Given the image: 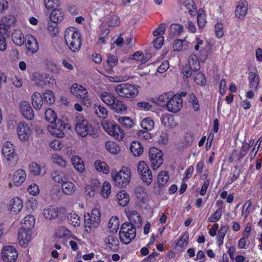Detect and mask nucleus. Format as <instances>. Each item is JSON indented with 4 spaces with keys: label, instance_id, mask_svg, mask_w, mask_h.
I'll use <instances>...</instances> for the list:
<instances>
[{
    "label": "nucleus",
    "instance_id": "nucleus-61",
    "mask_svg": "<svg viewBox=\"0 0 262 262\" xmlns=\"http://www.w3.org/2000/svg\"><path fill=\"white\" fill-rule=\"evenodd\" d=\"M106 23L108 26L116 27L120 24V20L118 16L112 15L107 18Z\"/></svg>",
    "mask_w": 262,
    "mask_h": 262
},
{
    "label": "nucleus",
    "instance_id": "nucleus-57",
    "mask_svg": "<svg viewBox=\"0 0 262 262\" xmlns=\"http://www.w3.org/2000/svg\"><path fill=\"white\" fill-rule=\"evenodd\" d=\"M194 82L198 85L205 86L206 83L204 75L201 72L195 73L193 76Z\"/></svg>",
    "mask_w": 262,
    "mask_h": 262
},
{
    "label": "nucleus",
    "instance_id": "nucleus-28",
    "mask_svg": "<svg viewBox=\"0 0 262 262\" xmlns=\"http://www.w3.org/2000/svg\"><path fill=\"white\" fill-rule=\"evenodd\" d=\"M12 40L16 46H22L25 41L24 35L22 32L19 30H15L12 34Z\"/></svg>",
    "mask_w": 262,
    "mask_h": 262
},
{
    "label": "nucleus",
    "instance_id": "nucleus-11",
    "mask_svg": "<svg viewBox=\"0 0 262 262\" xmlns=\"http://www.w3.org/2000/svg\"><path fill=\"white\" fill-rule=\"evenodd\" d=\"M137 170L142 181L150 185L152 181V174L147 164L143 161H140L137 166Z\"/></svg>",
    "mask_w": 262,
    "mask_h": 262
},
{
    "label": "nucleus",
    "instance_id": "nucleus-54",
    "mask_svg": "<svg viewBox=\"0 0 262 262\" xmlns=\"http://www.w3.org/2000/svg\"><path fill=\"white\" fill-rule=\"evenodd\" d=\"M45 118L47 121L53 124L57 120V115L55 112L51 108L46 110L45 112Z\"/></svg>",
    "mask_w": 262,
    "mask_h": 262
},
{
    "label": "nucleus",
    "instance_id": "nucleus-35",
    "mask_svg": "<svg viewBox=\"0 0 262 262\" xmlns=\"http://www.w3.org/2000/svg\"><path fill=\"white\" fill-rule=\"evenodd\" d=\"M188 65L189 69L193 70V72H196L200 70V62L196 55L192 54L189 56Z\"/></svg>",
    "mask_w": 262,
    "mask_h": 262
},
{
    "label": "nucleus",
    "instance_id": "nucleus-53",
    "mask_svg": "<svg viewBox=\"0 0 262 262\" xmlns=\"http://www.w3.org/2000/svg\"><path fill=\"white\" fill-rule=\"evenodd\" d=\"M133 58L141 63H144L149 60V56L147 55L144 56L142 52L137 51L134 54Z\"/></svg>",
    "mask_w": 262,
    "mask_h": 262
},
{
    "label": "nucleus",
    "instance_id": "nucleus-19",
    "mask_svg": "<svg viewBox=\"0 0 262 262\" xmlns=\"http://www.w3.org/2000/svg\"><path fill=\"white\" fill-rule=\"evenodd\" d=\"M18 238L19 244L23 247H26L32 239L31 229L21 227L18 233Z\"/></svg>",
    "mask_w": 262,
    "mask_h": 262
},
{
    "label": "nucleus",
    "instance_id": "nucleus-22",
    "mask_svg": "<svg viewBox=\"0 0 262 262\" xmlns=\"http://www.w3.org/2000/svg\"><path fill=\"white\" fill-rule=\"evenodd\" d=\"M248 2L246 1L238 2L235 10V14L239 19H243L248 12Z\"/></svg>",
    "mask_w": 262,
    "mask_h": 262
},
{
    "label": "nucleus",
    "instance_id": "nucleus-3",
    "mask_svg": "<svg viewBox=\"0 0 262 262\" xmlns=\"http://www.w3.org/2000/svg\"><path fill=\"white\" fill-rule=\"evenodd\" d=\"M130 170L127 167H123L117 172L116 170L111 171V176L115 184L118 187H125L130 180Z\"/></svg>",
    "mask_w": 262,
    "mask_h": 262
},
{
    "label": "nucleus",
    "instance_id": "nucleus-18",
    "mask_svg": "<svg viewBox=\"0 0 262 262\" xmlns=\"http://www.w3.org/2000/svg\"><path fill=\"white\" fill-rule=\"evenodd\" d=\"M129 222L128 224H131L135 228L139 229L141 227L142 225V220L141 215L137 211L132 210L128 211L126 213Z\"/></svg>",
    "mask_w": 262,
    "mask_h": 262
},
{
    "label": "nucleus",
    "instance_id": "nucleus-59",
    "mask_svg": "<svg viewBox=\"0 0 262 262\" xmlns=\"http://www.w3.org/2000/svg\"><path fill=\"white\" fill-rule=\"evenodd\" d=\"M111 192V186L109 182H104L103 184L101 194L103 198H107Z\"/></svg>",
    "mask_w": 262,
    "mask_h": 262
},
{
    "label": "nucleus",
    "instance_id": "nucleus-9",
    "mask_svg": "<svg viewBox=\"0 0 262 262\" xmlns=\"http://www.w3.org/2000/svg\"><path fill=\"white\" fill-rule=\"evenodd\" d=\"M71 93L82 100L84 105L89 106L91 102L85 88L77 83L73 84L70 88Z\"/></svg>",
    "mask_w": 262,
    "mask_h": 262
},
{
    "label": "nucleus",
    "instance_id": "nucleus-62",
    "mask_svg": "<svg viewBox=\"0 0 262 262\" xmlns=\"http://www.w3.org/2000/svg\"><path fill=\"white\" fill-rule=\"evenodd\" d=\"M252 207V203L250 200L246 201L243 206V210L242 211V215L244 216V219H247L248 216L250 209Z\"/></svg>",
    "mask_w": 262,
    "mask_h": 262
},
{
    "label": "nucleus",
    "instance_id": "nucleus-46",
    "mask_svg": "<svg viewBox=\"0 0 262 262\" xmlns=\"http://www.w3.org/2000/svg\"><path fill=\"white\" fill-rule=\"evenodd\" d=\"M95 166L97 171L107 174L110 172V168L104 162L97 160L95 162Z\"/></svg>",
    "mask_w": 262,
    "mask_h": 262
},
{
    "label": "nucleus",
    "instance_id": "nucleus-20",
    "mask_svg": "<svg viewBox=\"0 0 262 262\" xmlns=\"http://www.w3.org/2000/svg\"><path fill=\"white\" fill-rule=\"evenodd\" d=\"M25 42L27 52L34 54L38 51L39 46L37 41L32 35L27 34L26 36Z\"/></svg>",
    "mask_w": 262,
    "mask_h": 262
},
{
    "label": "nucleus",
    "instance_id": "nucleus-10",
    "mask_svg": "<svg viewBox=\"0 0 262 262\" xmlns=\"http://www.w3.org/2000/svg\"><path fill=\"white\" fill-rule=\"evenodd\" d=\"M163 153L156 147L150 148L149 150L148 158L151 166L154 170L157 169L163 163Z\"/></svg>",
    "mask_w": 262,
    "mask_h": 262
},
{
    "label": "nucleus",
    "instance_id": "nucleus-21",
    "mask_svg": "<svg viewBox=\"0 0 262 262\" xmlns=\"http://www.w3.org/2000/svg\"><path fill=\"white\" fill-rule=\"evenodd\" d=\"M19 110L22 115L27 120L33 119L34 114L30 104L27 101H21L19 103Z\"/></svg>",
    "mask_w": 262,
    "mask_h": 262
},
{
    "label": "nucleus",
    "instance_id": "nucleus-55",
    "mask_svg": "<svg viewBox=\"0 0 262 262\" xmlns=\"http://www.w3.org/2000/svg\"><path fill=\"white\" fill-rule=\"evenodd\" d=\"M95 113L99 117L103 119L107 117L108 115V111L105 107L100 105H96L95 106Z\"/></svg>",
    "mask_w": 262,
    "mask_h": 262
},
{
    "label": "nucleus",
    "instance_id": "nucleus-43",
    "mask_svg": "<svg viewBox=\"0 0 262 262\" xmlns=\"http://www.w3.org/2000/svg\"><path fill=\"white\" fill-rule=\"evenodd\" d=\"M41 96L45 104L50 105L54 103L55 96L51 91L47 90Z\"/></svg>",
    "mask_w": 262,
    "mask_h": 262
},
{
    "label": "nucleus",
    "instance_id": "nucleus-40",
    "mask_svg": "<svg viewBox=\"0 0 262 262\" xmlns=\"http://www.w3.org/2000/svg\"><path fill=\"white\" fill-rule=\"evenodd\" d=\"M249 81L250 87L256 91L259 83V77L258 75L253 72L249 73Z\"/></svg>",
    "mask_w": 262,
    "mask_h": 262
},
{
    "label": "nucleus",
    "instance_id": "nucleus-24",
    "mask_svg": "<svg viewBox=\"0 0 262 262\" xmlns=\"http://www.w3.org/2000/svg\"><path fill=\"white\" fill-rule=\"evenodd\" d=\"M98 97L101 101L107 105L111 106L113 104L116 99L113 94L108 91H102L98 94Z\"/></svg>",
    "mask_w": 262,
    "mask_h": 262
},
{
    "label": "nucleus",
    "instance_id": "nucleus-5",
    "mask_svg": "<svg viewBox=\"0 0 262 262\" xmlns=\"http://www.w3.org/2000/svg\"><path fill=\"white\" fill-rule=\"evenodd\" d=\"M137 229L127 222L123 223L119 232L121 242L126 245L130 243L136 237Z\"/></svg>",
    "mask_w": 262,
    "mask_h": 262
},
{
    "label": "nucleus",
    "instance_id": "nucleus-13",
    "mask_svg": "<svg viewBox=\"0 0 262 262\" xmlns=\"http://www.w3.org/2000/svg\"><path fill=\"white\" fill-rule=\"evenodd\" d=\"M33 79L38 85L42 86L56 83V80L53 77L46 73H35L33 74Z\"/></svg>",
    "mask_w": 262,
    "mask_h": 262
},
{
    "label": "nucleus",
    "instance_id": "nucleus-32",
    "mask_svg": "<svg viewBox=\"0 0 262 262\" xmlns=\"http://www.w3.org/2000/svg\"><path fill=\"white\" fill-rule=\"evenodd\" d=\"M31 99L33 107L36 110L41 109L44 103L40 94L38 92L34 93L31 97Z\"/></svg>",
    "mask_w": 262,
    "mask_h": 262
},
{
    "label": "nucleus",
    "instance_id": "nucleus-25",
    "mask_svg": "<svg viewBox=\"0 0 262 262\" xmlns=\"http://www.w3.org/2000/svg\"><path fill=\"white\" fill-rule=\"evenodd\" d=\"M105 243L107 247L113 251H116L119 248V241L115 235H108L105 239Z\"/></svg>",
    "mask_w": 262,
    "mask_h": 262
},
{
    "label": "nucleus",
    "instance_id": "nucleus-37",
    "mask_svg": "<svg viewBox=\"0 0 262 262\" xmlns=\"http://www.w3.org/2000/svg\"><path fill=\"white\" fill-rule=\"evenodd\" d=\"M64 14L62 11L57 8L53 9L50 14L51 20L55 23H58L61 21L63 18Z\"/></svg>",
    "mask_w": 262,
    "mask_h": 262
},
{
    "label": "nucleus",
    "instance_id": "nucleus-51",
    "mask_svg": "<svg viewBox=\"0 0 262 262\" xmlns=\"http://www.w3.org/2000/svg\"><path fill=\"white\" fill-rule=\"evenodd\" d=\"M140 125L142 128L149 131L154 128V122L149 118H145L141 121Z\"/></svg>",
    "mask_w": 262,
    "mask_h": 262
},
{
    "label": "nucleus",
    "instance_id": "nucleus-31",
    "mask_svg": "<svg viewBox=\"0 0 262 262\" xmlns=\"http://www.w3.org/2000/svg\"><path fill=\"white\" fill-rule=\"evenodd\" d=\"M116 200L120 206H125L128 203L129 196L125 191H120L116 195Z\"/></svg>",
    "mask_w": 262,
    "mask_h": 262
},
{
    "label": "nucleus",
    "instance_id": "nucleus-47",
    "mask_svg": "<svg viewBox=\"0 0 262 262\" xmlns=\"http://www.w3.org/2000/svg\"><path fill=\"white\" fill-rule=\"evenodd\" d=\"M67 219L70 224L74 227H77L80 225V216L75 213H71L67 216Z\"/></svg>",
    "mask_w": 262,
    "mask_h": 262
},
{
    "label": "nucleus",
    "instance_id": "nucleus-27",
    "mask_svg": "<svg viewBox=\"0 0 262 262\" xmlns=\"http://www.w3.org/2000/svg\"><path fill=\"white\" fill-rule=\"evenodd\" d=\"M183 31V26L178 24H171L169 28L168 37L170 39L179 36Z\"/></svg>",
    "mask_w": 262,
    "mask_h": 262
},
{
    "label": "nucleus",
    "instance_id": "nucleus-17",
    "mask_svg": "<svg viewBox=\"0 0 262 262\" xmlns=\"http://www.w3.org/2000/svg\"><path fill=\"white\" fill-rule=\"evenodd\" d=\"M16 131L19 139L23 141H28L32 133L28 124L24 122H20L18 124Z\"/></svg>",
    "mask_w": 262,
    "mask_h": 262
},
{
    "label": "nucleus",
    "instance_id": "nucleus-12",
    "mask_svg": "<svg viewBox=\"0 0 262 262\" xmlns=\"http://www.w3.org/2000/svg\"><path fill=\"white\" fill-rule=\"evenodd\" d=\"M70 125L61 120L55 121L52 125L48 126V130L53 135L58 138H62L64 136L63 130L67 129H70Z\"/></svg>",
    "mask_w": 262,
    "mask_h": 262
},
{
    "label": "nucleus",
    "instance_id": "nucleus-33",
    "mask_svg": "<svg viewBox=\"0 0 262 262\" xmlns=\"http://www.w3.org/2000/svg\"><path fill=\"white\" fill-rule=\"evenodd\" d=\"M61 188L63 193L69 195L73 194L75 190V186L74 183L68 181V180L61 184Z\"/></svg>",
    "mask_w": 262,
    "mask_h": 262
},
{
    "label": "nucleus",
    "instance_id": "nucleus-15",
    "mask_svg": "<svg viewBox=\"0 0 262 262\" xmlns=\"http://www.w3.org/2000/svg\"><path fill=\"white\" fill-rule=\"evenodd\" d=\"M167 103L166 107L168 111L175 113L178 112L182 108L183 101L180 96L173 95L172 93Z\"/></svg>",
    "mask_w": 262,
    "mask_h": 262
},
{
    "label": "nucleus",
    "instance_id": "nucleus-63",
    "mask_svg": "<svg viewBox=\"0 0 262 262\" xmlns=\"http://www.w3.org/2000/svg\"><path fill=\"white\" fill-rule=\"evenodd\" d=\"M52 158L54 163L62 167H65L66 166V161L60 156L57 154H54L52 155Z\"/></svg>",
    "mask_w": 262,
    "mask_h": 262
},
{
    "label": "nucleus",
    "instance_id": "nucleus-30",
    "mask_svg": "<svg viewBox=\"0 0 262 262\" xmlns=\"http://www.w3.org/2000/svg\"><path fill=\"white\" fill-rule=\"evenodd\" d=\"M162 124L165 126L173 127L177 125L174 117L168 114H164L161 118Z\"/></svg>",
    "mask_w": 262,
    "mask_h": 262
},
{
    "label": "nucleus",
    "instance_id": "nucleus-44",
    "mask_svg": "<svg viewBox=\"0 0 262 262\" xmlns=\"http://www.w3.org/2000/svg\"><path fill=\"white\" fill-rule=\"evenodd\" d=\"M52 178L55 182L61 184L68 179L64 172L60 171H53L52 173Z\"/></svg>",
    "mask_w": 262,
    "mask_h": 262
},
{
    "label": "nucleus",
    "instance_id": "nucleus-42",
    "mask_svg": "<svg viewBox=\"0 0 262 262\" xmlns=\"http://www.w3.org/2000/svg\"><path fill=\"white\" fill-rule=\"evenodd\" d=\"M130 151L135 156H140L143 151V148L141 143L137 141H133L130 146Z\"/></svg>",
    "mask_w": 262,
    "mask_h": 262
},
{
    "label": "nucleus",
    "instance_id": "nucleus-7",
    "mask_svg": "<svg viewBox=\"0 0 262 262\" xmlns=\"http://www.w3.org/2000/svg\"><path fill=\"white\" fill-rule=\"evenodd\" d=\"M2 154L5 160L9 163L10 166L14 167L16 165L18 157L15 153L14 145L10 142L4 143L2 149Z\"/></svg>",
    "mask_w": 262,
    "mask_h": 262
},
{
    "label": "nucleus",
    "instance_id": "nucleus-1",
    "mask_svg": "<svg viewBox=\"0 0 262 262\" xmlns=\"http://www.w3.org/2000/svg\"><path fill=\"white\" fill-rule=\"evenodd\" d=\"M64 39L69 50L74 53L78 52L81 46V35L76 28H68L64 31Z\"/></svg>",
    "mask_w": 262,
    "mask_h": 262
},
{
    "label": "nucleus",
    "instance_id": "nucleus-50",
    "mask_svg": "<svg viewBox=\"0 0 262 262\" xmlns=\"http://www.w3.org/2000/svg\"><path fill=\"white\" fill-rule=\"evenodd\" d=\"M168 180V173L166 171H162L158 175V183L159 186L166 185Z\"/></svg>",
    "mask_w": 262,
    "mask_h": 262
},
{
    "label": "nucleus",
    "instance_id": "nucleus-34",
    "mask_svg": "<svg viewBox=\"0 0 262 262\" xmlns=\"http://www.w3.org/2000/svg\"><path fill=\"white\" fill-rule=\"evenodd\" d=\"M111 107L115 112L120 114H124L127 108V106L123 101L116 99L115 100L114 103L111 105Z\"/></svg>",
    "mask_w": 262,
    "mask_h": 262
},
{
    "label": "nucleus",
    "instance_id": "nucleus-39",
    "mask_svg": "<svg viewBox=\"0 0 262 262\" xmlns=\"http://www.w3.org/2000/svg\"><path fill=\"white\" fill-rule=\"evenodd\" d=\"M188 42L186 40L177 39L172 46V48L175 51H181L186 50L188 47Z\"/></svg>",
    "mask_w": 262,
    "mask_h": 262
},
{
    "label": "nucleus",
    "instance_id": "nucleus-23",
    "mask_svg": "<svg viewBox=\"0 0 262 262\" xmlns=\"http://www.w3.org/2000/svg\"><path fill=\"white\" fill-rule=\"evenodd\" d=\"M26 178L25 171L22 169H19L14 172L12 182L15 186H19L24 182Z\"/></svg>",
    "mask_w": 262,
    "mask_h": 262
},
{
    "label": "nucleus",
    "instance_id": "nucleus-45",
    "mask_svg": "<svg viewBox=\"0 0 262 262\" xmlns=\"http://www.w3.org/2000/svg\"><path fill=\"white\" fill-rule=\"evenodd\" d=\"M116 119L124 127L127 129L132 128L134 124L133 120L128 117H118Z\"/></svg>",
    "mask_w": 262,
    "mask_h": 262
},
{
    "label": "nucleus",
    "instance_id": "nucleus-58",
    "mask_svg": "<svg viewBox=\"0 0 262 262\" xmlns=\"http://www.w3.org/2000/svg\"><path fill=\"white\" fill-rule=\"evenodd\" d=\"M222 209L219 208L217 209L213 214H211L207 220V221L210 223H214V224L218 222L221 217L222 215Z\"/></svg>",
    "mask_w": 262,
    "mask_h": 262
},
{
    "label": "nucleus",
    "instance_id": "nucleus-2",
    "mask_svg": "<svg viewBox=\"0 0 262 262\" xmlns=\"http://www.w3.org/2000/svg\"><path fill=\"white\" fill-rule=\"evenodd\" d=\"M75 130L77 134L82 137L96 134V130L92 124L87 119L81 116L76 117Z\"/></svg>",
    "mask_w": 262,
    "mask_h": 262
},
{
    "label": "nucleus",
    "instance_id": "nucleus-4",
    "mask_svg": "<svg viewBox=\"0 0 262 262\" xmlns=\"http://www.w3.org/2000/svg\"><path fill=\"white\" fill-rule=\"evenodd\" d=\"M115 92L121 97L134 98L138 94V90L135 85L128 83L119 84L115 87Z\"/></svg>",
    "mask_w": 262,
    "mask_h": 262
},
{
    "label": "nucleus",
    "instance_id": "nucleus-48",
    "mask_svg": "<svg viewBox=\"0 0 262 262\" xmlns=\"http://www.w3.org/2000/svg\"><path fill=\"white\" fill-rule=\"evenodd\" d=\"M198 25L200 28H203L207 23L206 20V14L205 11L202 9H200L197 15Z\"/></svg>",
    "mask_w": 262,
    "mask_h": 262
},
{
    "label": "nucleus",
    "instance_id": "nucleus-6",
    "mask_svg": "<svg viewBox=\"0 0 262 262\" xmlns=\"http://www.w3.org/2000/svg\"><path fill=\"white\" fill-rule=\"evenodd\" d=\"M101 213L97 208L93 209L91 213H85L84 215V223L85 230L90 232L91 228H96L100 223Z\"/></svg>",
    "mask_w": 262,
    "mask_h": 262
},
{
    "label": "nucleus",
    "instance_id": "nucleus-56",
    "mask_svg": "<svg viewBox=\"0 0 262 262\" xmlns=\"http://www.w3.org/2000/svg\"><path fill=\"white\" fill-rule=\"evenodd\" d=\"M119 219L116 216H112L108 223V227L112 232L116 231L119 228Z\"/></svg>",
    "mask_w": 262,
    "mask_h": 262
},
{
    "label": "nucleus",
    "instance_id": "nucleus-38",
    "mask_svg": "<svg viewBox=\"0 0 262 262\" xmlns=\"http://www.w3.org/2000/svg\"><path fill=\"white\" fill-rule=\"evenodd\" d=\"M72 165L79 172H82L84 170L85 167L82 160L78 156H74L71 158Z\"/></svg>",
    "mask_w": 262,
    "mask_h": 262
},
{
    "label": "nucleus",
    "instance_id": "nucleus-16",
    "mask_svg": "<svg viewBox=\"0 0 262 262\" xmlns=\"http://www.w3.org/2000/svg\"><path fill=\"white\" fill-rule=\"evenodd\" d=\"M17 256V250L12 246L5 247L2 252V257L6 262H14L16 260Z\"/></svg>",
    "mask_w": 262,
    "mask_h": 262
},
{
    "label": "nucleus",
    "instance_id": "nucleus-41",
    "mask_svg": "<svg viewBox=\"0 0 262 262\" xmlns=\"http://www.w3.org/2000/svg\"><path fill=\"white\" fill-rule=\"evenodd\" d=\"M171 94V93H165L161 95L156 99V103L162 107L166 106Z\"/></svg>",
    "mask_w": 262,
    "mask_h": 262
},
{
    "label": "nucleus",
    "instance_id": "nucleus-60",
    "mask_svg": "<svg viewBox=\"0 0 262 262\" xmlns=\"http://www.w3.org/2000/svg\"><path fill=\"white\" fill-rule=\"evenodd\" d=\"M55 234L59 237H69L71 236L70 231L64 227H59L56 230Z\"/></svg>",
    "mask_w": 262,
    "mask_h": 262
},
{
    "label": "nucleus",
    "instance_id": "nucleus-52",
    "mask_svg": "<svg viewBox=\"0 0 262 262\" xmlns=\"http://www.w3.org/2000/svg\"><path fill=\"white\" fill-rule=\"evenodd\" d=\"M35 218L32 215L26 216L24 220L23 224L24 225L23 227L31 229L35 225Z\"/></svg>",
    "mask_w": 262,
    "mask_h": 262
},
{
    "label": "nucleus",
    "instance_id": "nucleus-64",
    "mask_svg": "<svg viewBox=\"0 0 262 262\" xmlns=\"http://www.w3.org/2000/svg\"><path fill=\"white\" fill-rule=\"evenodd\" d=\"M30 171L34 176H38L41 174V168L40 165L35 162H32L29 166Z\"/></svg>",
    "mask_w": 262,
    "mask_h": 262
},
{
    "label": "nucleus",
    "instance_id": "nucleus-36",
    "mask_svg": "<svg viewBox=\"0 0 262 262\" xmlns=\"http://www.w3.org/2000/svg\"><path fill=\"white\" fill-rule=\"evenodd\" d=\"M229 227L227 226H221L216 236V244L218 246L220 247L224 243V237L229 229Z\"/></svg>",
    "mask_w": 262,
    "mask_h": 262
},
{
    "label": "nucleus",
    "instance_id": "nucleus-26",
    "mask_svg": "<svg viewBox=\"0 0 262 262\" xmlns=\"http://www.w3.org/2000/svg\"><path fill=\"white\" fill-rule=\"evenodd\" d=\"M9 206L11 212L17 214L23 208V201L18 197H15L11 200Z\"/></svg>",
    "mask_w": 262,
    "mask_h": 262
},
{
    "label": "nucleus",
    "instance_id": "nucleus-14",
    "mask_svg": "<svg viewBox=\"0 0 262 262\" xmlns=\"http://www.w3.org/2000/svg\"><path fill=\"white\" fill-rule=\"evenodd\" d=\"M65 213V210L62 208H57L49 206L45 208L42 211V215L47 220L51 221L55 219L61 214Z\"/></svg>",
    "mask_w": 262,
    "mask_h": 262
},
{
    "label": "nucleus",
    "instance_id": "nucleus-8",
    "mask_svg": "<svg viewBox=\"0 0 262 262\" xmlns=\"http://www.w3.org/2000/svg\"><path fill=\"white\" fill-rule=\"evenodd\" d=\"M103 128L111 136L118 140H121L124 137V133L121 128L118 125L104 120L101 123Z\"/></svg>",
    "mask_w": 262,
    "mask_h": 262
},
{
    "label": "nucleus",
    "instance_id": "nucleus-29",
    "mask_svg": "<svg viewBox=\"0 0 262 262\" xmlns=\"http://www.w3.org/2000/svg\"><path fill=\"white\" fill-rule=\"evenodd\" d=\"M135 193L137 198L143 203H145L148 199V193L145 188L138 186L135 189Z\"/></svg>",
    "mask_w": 262,
    "mask_h": 262
},
{
    "label": "nucleus",
    "instance_id": "nucleus-49",
    "mask_svg": "<svg viewBox=\"0 0 262 262\" xmlns=\"http://www.w3.org/2000/svg\"><path fill=\"white\" fill-rule=\"evenodd\" d=\"M105 147L107 150L112 154H117L120 151L119 146L114 142H106L105 143Z\"/></svg>",
    "mask_w": 262,
    "mask_h": 262
}]
</instances>
